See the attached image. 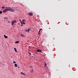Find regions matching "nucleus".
<instances>
[{"instance_id": "1", "label": "nucleus", "mask_w": 78, "mask_h": 78, "mask_svg": "<svg viewBox=\"0 0 78 78\" xmlns=\"http://www.w3.org/2000/svg\"><path fill=\"white\" fill-rule=\"evenodd\" d=\"M11 11V12H15V10L12 9H11L10 8L6 7L5 8V9L3 11V12H6V11Z\"/></svg>"}, {"instance_id": "2", "label": "nucleus", "mask_w": 78, "mask_h": 78, "mask_svg": "<svg viewBox=\"0 0 78 78\" xmlns=\"http://www.w3.org/2000/svg\"><path fill=\"white\" fill-rule=\"evenodd\" d=\"M16 22V20L12 21L11 22L12 25H14V24Z\"/></svg>"}, {"instance_id": "3", "label": "nucleus", "mask_w": 78, "mask_h": 78, "mask_svg": "<svg viewBox=\"0 0 78 78\" xmlns=\"http://www.w3.org/2000/svg\"><path fill=\"white\" fill-rule=\"evenodd\" d=\"M33 14L32 12L28 13V15L29 16H33Z\"/></svg>"}, {"instance_id": "4", "label": "nucleus", "mask_w": 78, "mask_h": 78, "mask_svg": "<svg viewBox=\"0 0 78 78\" xmlns=\"http://www.w3.org/2000/svg\"><path fill=\"white\" fill-rule=\"evenodd\" d=\"M37 52H41V50L39 49H37Z\"/></svg>"}, {"instance_id": "5", "label": "nucleus", "mask_w": 78, "mask_h": 78, "mask_svg": "<svg viewBox=\"0 0 78 78\" xmlns=\"http://www.w3.org/2000/svg\"><path fill=\"white\" fill-rule=\"evenodd\" d=\"M21 74H22V75H25V76L26 75H25V73H23L22 72H21Z\"/></svg>"}, {"instance_id": "6", "label": "nucleus", "mask_w": 78, "mask_h": 78, "mask_svg": "<svg viewBox=\"0 0 78 78\" xmlns=\"http://www.w3.org/2000/svg\"><path fill=\"white\" fill-rule=\"evenodd\" d=\"M4 36L5 38L6 39H7V38H8V36H6L5 35H4Z\"/></svg>"}, {"instance_id": "7", "label": "nucleus", "mask_w": 78, "mask_h": 78, "mask_svg": "<svg viewBox=\"0 0 78 78\" xmlns=\"http://www.w3.org/2000/svg\"><path fill=\"white\" fill-rule=\"evenodd\" d=\"M15 66L16 67H17V64H14Z\"/></svg>"}, {"instance_id": "8", "label": "nucleus", "mask_w": 78, "mask_h": 78, "mask_svg": "<svg viewBox=\"0 0 78 78\" xmlns=\"http://www.w3.org/2000/svg\"><path fill=\"white\" fill-rule=\"evenodd\" d=\"M4 20H5L6 19H8V17H5L4 18Z\"/></svg>"}, {"instance_id": "9", "label": "nucleus", "mask_w": 78, "mask_h": 78, "mask_svg": "<svg viewBox=\"0 0 78 78\" xmlns=\"http://www.w3.org/2000/svg\"><path fill=\"white\" fill-rule=\"evenodd\" d=\"M30 30L31 29H30V28H28V30H27L28 32H29V31H30Z\"/></svg>"}, {"instance_id": "10", "label": "nucleus", "mask_w": 78, "mask_h": 78, "mask_svg": "<svg viewBox=\"0 0 78 78\" xmlns=\"http://www.w3.org/2000/svg\"><path fill=\"white\" fill-rule=\"evenodd\" d=\"M15 44H17V43H19V41H16L15 42Z\"/></svg>"}, {"instance_id": "11", "label": "nucleus", "mask_w": 78, "mask_h": 78, "mask_svg": "<svg viewBox=\"0 0 78 78\" xmlns=\"http://www.w3.org/2000/svg\"><path fill=\"white\" fill-rule=\"evenodd\" d=\"M14 49L15 50V51H16V52H17V50H16V48H14Z\"/></svg>"}, {"instance_id": "12", "label": "nucleus", "mask_w": 78, "mask_h": 78, "mask_svg": "<svg viewBox=\"0 0 78 78\" xmlns=\"http://www.w3.org/2000/svg\"><path fill=\"white\" fill-rule=\"evenodd\" d=\"M22 22H26V20L25 19H24L22 20Z\"/></svg>"}, {"instance_id": "13", "label": "nucleus", "mask_w": 78, "mask_h": 78, "mask_svg": "<svg viewBox=\"0 0 78 78\" xmlns=\"http://www.w3.org/2000/svg\"><path fill=\"white\" fill-rule=\"evenodd\" d=\"M21 36H22V37H24V35H23V34H20Z\"/></svg>"}, {"instance_id": "14", "label": "nucleus", "mask_w": 78, "mask_h": 78, "mask_svg": "<svg viewBox=\"0 0 78 78\" xmlns=\"http://www.w3.org/2000/svg\"><path fill=\"white\" fill-rule=\"evenodd\" d=\"M33 72V69H32L30 71V72Z\"/></svg>"}, {"instance_id": "15", "label": "nucleus", "mask_w": 78, "mask_h": 78, "mask_svg": "<svg viewBox=\"0 0 78 78\" xmlns=\"http://www.w3.org/2000/svg\"><path fill=\"white\" fill-rule=\"evenodd\" d=\"M0 14H2V12L1 11H0Z\"/></svg>"}, {"instance_id": "16", "label": "nucleus", "mask_w": 78, "mask_h": 78, "mask_svg": "<svg viewBox=\"0 0 78 78\" xmlns=\"http://www.w3.org/2000/svg\"><path fill=\"white\" fill-rule=\"evenodd\" d=\"M13 64H15V63H16V62L15 61H13Z\"/></svg>"}, {"instance_id": "17", "label": "nucleus", "mask_w": 78, "mask_h": 78, "mask_svg": "<svg viewBox=\"0 0 78 78\" xmlns=\"http://www.w3.org/2000/svg\"><path fill=\"white\" fill-rule=\"evenodd\" d=\"M47 66V64L44 63V66Z\"/></svg>"}, {"instance_id": "18", "label": "nucleus", "mask_w": 78, "mask_h": 78, "mask_svg": "<svg viewBox=\"0 0 78 78\" xmlns=\"http://www.w3.org/2000/svg\"><path fill=\"white\" fill-rule=\"evenodd\" d=\"M2 9H4V8H5V7H3V6H2Z\"/></svg>"}, {"instance_id": "19", "label": "nucleus", "mask_w": 78, "mask_h": 78, "mask_svg": "<svg viewBox=\"0 0 78 78\" xmlns=\"http://www.w3.org/2000/svg\"><path fill=\"white\" fill-rule=\"evenodd\" d=\"M23 25H24V24H25V23H24V22L23 23Z\"/></svg>"}, {"instance_id": "20", "label": "nucleus", "mask_w": 78, "mask_h": 78, "mask_svg": "<svg viewBox=\"0 0 78 78\" xmlns=\"http://www.w3.org/2000/svg\"><path fill=\"white\" fill-rule=\"evenodd\" d=\"M20 23H21V24H22V23H22V21H21Z\"/></svg>"}, {"instance_id": "21", "label": "nucleus", "mask_w": 78, "mask_h": 78, "mask_svg": "<svg viewBox=\"0 0 78 78\" xmlns=\"http://www.w3.org/2000/svg\"><path fill=\"white\" fill-rule=\"evenodd\" d=\"M29 53L30 55H31V53L29 52Z\"/></svg>"}, {"instance_id": "22", "label": "nucleus", "mask_w": 78, "mask_h": 78, "mask_svg": "<svg viewBox=\"0 0 78 78\" xmlns=\"http://www.w3.org/2000/svg\"><path fill=\"white\" fill-rule=\"evenodd\" d=\"M21 26H23V24H22L21 25Z\"/></svg>"}, {"instance_id": "23", "label": "nucleus", "mask_w": 78, "mask_h": 78, "mask_svg": "<svg viewBox=\"0 0 78 78\" xmlns=\"http://www.w3.org/2000/svg\"><path fill=\"white\" fill-rule=\"evenodd\" d=\"M27 31H28V30H26V31L27 32Z\"/></svg>"}, {"instance_id": "24", "label": "nucleus", "mask_w": 78, "mask_h": 78, "mask_svg": "<svg viewBox=\"0 0 78 78\" xmlns=\"http://www.w3.org/2000/svg\"><path fill=\"white\" fill-rule=\"evenodd\" d=\"M8 23H10V22H9V21H8Z\"/></svg>"}, {"instance_id": "25", "label": "nucleus", "mask_w": 78, "mask_h": 78, "mask_svg": "<svg viewBox=\"0 0 78 78\" xmlns=\"http://www.w3.org/2000/svg\"><path fill=\"white\" fill-rule=\"evenodd\" d=\"M42 30V29H40V31H41V30Z\"/></svg>"}, {"instance_id": "26", "label": "nucleus", "mask_w": 78, "mask_h": 78, "mask_svg": "<svg viewBox=\"0 0 78 78\" xmlns=\"http://www.w3.org/2000/svg\"><path fill=\"white\" fill-rule=\"evenodd\" d=\"M40 31H41V30H40L39 31V33H40Z\"/></svg>"}, {"instance_id": "27", "label": "nucleus", "mask_w": 78, "mask_h": 78, "mask_svg": "<svg viewBox=\"0 0 78 78\" xmlns=\"http://www.w3.org/2000/svg\"><path fill=\"white\" fill-rule=\"evenodd\" d=\"M57 71H58V69H57Z\"/></svg>"}, {"instance_id": "28", "label": "nucleus", "mask_w": 78, "mask_h": 78, "mask_svg": "<svg viewBox=\"0 0 78 78\" xmlns=\"http://www.w3.org/2000/svg\"><path fill=\"white\" fill-rule=\"evenodd\" d=\"M20 22H21V20H20Z\"/></svg>"}, {"instance_id": "29", "label": "nucleus", "mask_w": 78, "mask_h": 78, "mask_svg": "<svg viewBox=\"0 0 78 78\" xmlns=\"http://www.w3.org/2000/svg\"><path fill=\"white\" fill-rule=\"evenodd\" d=\"M38 34H39V32H38Z\"/></svg>"}, {"instance_id": "30", "label": "nucleus", "mask_w": 78, "mask_h": 78, "mask_svg": "<svg viewBox=\"0 0 78 78\" xmlns=\"http://www.w3.org/2000/svg\"><path fill=\"white\" fill-rule=\"evenodd\" d=\"M31 68V67H32V66H30Z\"/></svg>"}, {"instance_id": "31", "label": "nucleus", "mask_w": 78, "mask_h": 78, "mask_svg": "<svg viewBox=\"0 0 78 78\" xmlns=\"http://www.w3.org/2000/svg\"><path fill=\"white\" fill-rule=\"evenodd\" d=\"M18 24L19 25H20L19 23H18Z\"/></svg>"}, {"instance_id": "32", "label": "nucleus", "mask_w": 78, "mask_h": 78, "mask_svg": "<svg viewBox=\"0 0 78 78\" xmlns=\"http://www.w3.org/2000/svg\"><path fill=\"white\" fill-rule=\"evenodd\" d=\"M18 68H19V67H18Z\"/></svg>"}]
</instances>
